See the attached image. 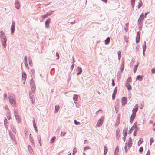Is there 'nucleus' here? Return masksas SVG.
I'll use <instances>...</instances> for the list:
<instances>
[{
    "instance_id": "nucleus-1",
    "label": "nucleus",
    "mask_w": 155,
    "mask_h": 155,
    "mask_svg": "<svg viewBox=\"0 0 155 155\" xmlns=\"http://www.w3.org/2000/svg\"><path fill=\"white\" fill-rule=\"evenodd\" d=\"M8 99L11 104L13 107L16 106V102L15 100L14 95H10L8 97Z\"/></svg>"
},
{
    "instance_id": "nucleus-2",
    "label": "nucleus",
    "mask_w": 155,
    "mask_h": 155,
    "mask_svg": "<svg viewBox=\"0 0 155 155\" xmlns=\"http://www.w3.org/2000/svg\"><path fill=\"white\" fill-rule=\"evenodd\" d=\"M30 84L31 85V87L32 91L33 92H34L35 91V85L34 81L33 80L32 78L30 80Z\"/></svg>"
},
{
    "instance_id": "nucleus-3",
    "label": "nucleus",
    "mask_w": 155,
    "mask_h": 155,
    "mask_svg": "<svg viewBox=\"0 0 155 155\" xmlns=\"http://www.w3.org/2000/svg\"><path fill=\"white\" fill-rule=\"evenodd\" d=\"M2 45L4 48H5L6 46V42L7 39L6 37H4V38L0 39Z\"/></svg>"
},
{
    "instance_id": "nucleus-4",
    "label": "nucleus",
    "mask_w": 155,
    "mask_h": 155,
    "mask_svg": "<svg viewBox=\"0 0 155 155\" xmlns=\"http://www.w3.org/2000/svg\"><path fill=\"white\" fill-rule=\"evenodd\" d=\"M15 29V23L14 21H12L11 28V34L13 35Z\"/></svg>"
},
{
    "instance_id": "nucleus-5",
    "label": "nucleus",
    "mask_w": 155,
    "mask_h": 155,
    "mask_svg": "<svg viewBox=\"0 0 155 155\" xmlns=\"http://www.w3.org/2000/svg\"><path fill=\"white\" fill-rule=\"evenodd\" d=\"M51 21V19L49 18L47 19L46 21L45 22V28H49V24Z\"/></svg>"
},
{
    "instance_id": "nucleus-6",
    "label": "nucleus",
    "mask_w": 155,
    "mask_h": 155,
    "mask_svg": "<svg viewBox=\"0 0 155 155\" xmlns=\"http://www.w3.org/2000/svg\"><path fill=\"white\" fill-rule=\"evenodd\" d=\"M127 98L126 97H123L121 99L122 105L124 106L127 103Z\"/></svg>"
},
{
    "instance_id": "nucleus-7",
    "label": "nucleus",
    "mask_w": 155,
    "mask_h": 155,
    "mask_svg": "<svg viewBox=\"0 0 155 155\" xmlns=\"http://www.w3.org/2000/svg\"><path fill=\"white\" fill-rule=\"evenodd\" d=\"M15 7L17 9H19L20 7V4L18 0H16L15 3Z\"/></svg>"
},
{
    "instance_id": "nucleus-8",
    "label": "nucleus",
    "mask_w": 155,
    "mask_h": 155,
    "mask_svg": "<svg viewBox=\"0 0 155 155\" xmlns=\"http://www.w3.org/2000/svg\"><path fill=\"white\" fill-rule=\"evenodd\" d=\"M103 122L102 119L101 118L98 120L96 125L98 127H100L102 125Z\"/></svg>"
},
{
    "instance_id": "nucleus-9",
    "label": "nucleus",
    "mask_w": 155,
    "mask_h": 155,
    "mask_svg": "<svg viewBox=\"0 0 155 155\" xmlns=\"http://www.w3.org/2000/svg\"><path fill=\"white\" fill-rule=\"evenodd\" d=\"M140 36V33L139 31L137 32L136 39V43H138L139 42Z\"/></svg>"
},
{
    "instance_id": "nucleus-10",
    "label": "nucleus",
    "mask_w": 155,
    "mask_h": 155,
    "mask_svg": "<svg viewBox=\"0 0 155 155\" xmlns=\"http://www.w3.org/2000/svg\"><path fill=\"white\" fill-rule=\"evenodd\" d=\"M9 135L12 140L14 142H15V136L11 132L9 133Z\"/></svg>"
},
{
    "instance_id": "nucleus-11",
    "label": "nucleus",
    "mask_w": 155,
    "mask_h": 155,
    "mask_svg": "<svg viewBox=\"0 0 155 155\" xmlns=\"http://www.w3.org/2000/svg\"><path fill=\"white\" fill-rule=\"evenodd\" d=\"M124 61L123 59H122L121 61V64L120 67V71L121 72H122L123 71V69L124 68Z\"/></svg>"
},
{
    "instance_id": "nucleus-12",
    "label": "nucleus",
    "mask_w": 155,
    "mask_h": 155,
    "mask_svg": "<svg viewBox=\"0 0 155 155\" xmlns=\"http://www.w3.org/2000/svg\"><path fill=\"white\" fill-rule=\"evenodd\" d=\"M29 96L31 101H32V104H34L35 102V100L33 97L34 96L30 93L29 94Z\"/></svg>"
},
{
    "instance_id": "nucleus-13",
    "label": "nucleus",
    "mask_w": 155,
    "mask_h": 155,
    "mask_svg": "<svg viewBox=\"0 0 155 155\" xmlns=\"http://www.w3.org/2000/svg\"><path fill=\"white\" fill-rule=\"evenodd\" d=\"M117 87H116L114 90V92L112 95V98L113 100L115 98V95L117 93Z\"/></svg>"
},
{
    "instance_id": "nucleus-14",
    "label": "nucleus",
    "mask_w": 155,
    "mask_h": 155,
    "mask_svg": "<svg viewBox=\"0 0 155 155\" xmlns=\"http://www.w3.org/2000/svg\"><path fill=\"white\" fill-rule=\"evenodd\" d=\"M22 77V80H25V82L27 76L25 72H23Z\"/></svg>"
},
{
    "instance_id": "nucleus-15",
    "label": "nucleus",
    "mask_w": 155,
    "mask_h": 155,
    "mask_svg": "<svg viewBox=\"0 0 155 155\" xmlns=\"http://www.w3.org/2000/svg\"><path fill=\"white\" fill-rule=\"evenodd\" d=\"M125 86L127 88L128 90H130L131 89V87L130 85L127 82H126L125 83Z\"/></svg>"
},
{
    "instance_id": "nucleus-16",
    "label": "nucleus",
    "mask_w": 155,
    "mask_h": 155,
    "mask_svg": "<svg viewBox=\"0 0 155 155\" xmlns=\"http://www.w3.org/2000/svg\"><path fill=\"white\" fill-rule=\"evenodd\" d=\"M132 139L131 137H129V140L128 142V146L129 148H130L132 146L131 143Z\"/></svg>"
},
{
    "instance_id": "nucleus-17",
    "label": "nucleus",
    "mask_w": 155,
    "mask_h": 155,
    "mask_svg": "<svg viewBox=\"0 0 155 155\" xmlns=\"http://www.w3.org/2000/svg\"><path fill=\"white\" fill-rule=\"evenodd\" d=\"M4 37H6L5 35L4 32L2 31H0V38H4Z\"/></svg>"
},
{
    "instance_id": "nucleus-18",
    "label": "nucleus",
    "mask_w": 155,
    "mask_h": 155,
    "mask_svg": "<svg viewBox=\"0 0 155 155\" xmlns=\"http://www.w3.org/2000/svg\"><path fill=\"white\" fill-rule=\"evenodd\" d=\"M135 108H134L132 110V112H136L137 111L138 109V105H136L135 106Z\"/></svg>"
},
{
    "instance_id": "nucleus-19",
    "label": "nucleus",
    "mask_w": 155,
    "mask_h": 155,
    "mask_svg": "<svg viewBox=\"0 0 155 155\" xmlns=\"http://www.w3.org/2000/svg\"><path fill=\"white\" fill-rule=\"evenodd\" d=\"M110 41V39L109 37H108L105 40V43L106 45L108 44Z\"/></svg>"
},
{
    "instance_id": "nucleus-20",
    "label": "nucleus",
    "mask_w": 155,
    "mask_h": 155,
    "mask_svg": "<svg viewBox=\"0 0 155 155\" xmlns=\"http://www.w3.org/2000/svg\"><path fill=\"white\" fill-rule=\"evenodd\" d=\"M120 132V130L119 129H118L116 130V137H117V140H119V133Z\"/></svg>"
},
{
    "instance_id": "nucleus-21",
    "label": "nucleus",
    "mask_w": 155,
    "mask_h": 155,
    "mask_svg": "<svg viewBox=\"0 0 155 155\" xmlns=\"http://www.w3.org/2000/svg\"><path fill=\"white\" fill-rule=\"evenodd\" d=\"M77 71L78 72H79L80 74L81 73L82 71L81 68L79 67H78L77 68Z\"/></svg>"
},
{
    "instance_id": "nucleus-22",
    "label": "nucleus",
    "mask_w": 155,
    "mask_h": 155,
    "mask_svg": "<svg viewBox=\"0 0 155 155\" xmlns=\"http://www.w3.org/2000/svg\"><path fill=\"white\" fill-rule=\"evenodd\" d=\"M59 106L58 105H56L55 106V109L54 111V113H56L59 110Z\"/></svg>"
},
{
    "instance_id": "nucleus-23",
    "label": "nucleus",
    "mask_w": 155,
    "mask_h": 155,
    "mask_svg": "<svg viewBox=\"0 0 155 155\" xmlns=\"http://www.w3.org/2000/svg\"><path fill=\"white\" fill-rule=\"evenodd\" d=\"M28 148L29 153H32L33 152V150L31 146L28 145Z\"/></svg>"
},
{
    "instance_id": "nucleus-24",
    "label": "nucleus",
    "mask_w": 155,
    "mask_h": 155,
    "mask_svg": "<svg viewBox=\"0 0 155 155\" xmlns=\"http://www.w3.org/2000/svg\"><path fill=\"white\" fill-rule=\"evenodd\" d=\"M121 51H119L117 52L118 59L119 60H120L121 58Z\"/></svg>"
},
{
    "instance_id": "nucleus-25",
    "label": "nucleus",
    "mask_w": 155,
    "mask_h": 155,
    "mask_svg": "<svg viewBox=\"0 0 155 155\" xmlns=\"http://www.w3.org/2000/svg\"><path fill=\"white\" fill-rule=\"evenodd\" d=\"M138 63L137 65H135L134 67V72L135 73L137 70V67L138 65Z\"/></svg>"
},
{
    "instance_id": "nucleus-26",
    "label": "nucleus",
    "mask_w": 155,
    "mask_h": 155,
    "mask_svg": "<svg viewBox=\"0 0 155 155\" xmlns=\"http://www.w3.org/2000/svg\"><path fill=\"white\" fill-rule=\"evenodd\" d=\"M143 4L141 0H140L138 6V8H139Z\"/></svg>"
},
{
    "instance_id": "nucleus-27",
    "label": "nucleus",
    "mask_w": 155,
    "mask_h": 155,
    "mask_svg": "<svg viewBox=\"0 0 155 155\" xmlns=\"http://www.w3.org/2000/svg\"><path fill=\"white\" fill-rule=\"evenodd\" d=\"M16 118V120L18 121V123H20V118L19 116L18 115H16L15 116Z\"/></svg>"
},
{
    "instance_id": "nucleus-28",
    "label": "nucleus",
    "mask_w": 155,
    "mask_h": 155,
    "mask_svg": "<svg viewBox=\"0 0 155 155\" xmlns=\"http://www.w3.org/2000/svg\"><path fill=\"white\" fill-rule=\"evenodd\" d=\"M56 139V137L55 136H54L52 137V138L50 140V143H53L54 142V141L55 139Z\"/></svg>"
},
{
    "instance_id": "nucleus-29",
    "label": "nucleus",
    "mask_w": 155,
    "mask_h": 155,
    "mask_svg": "<svg viewBox=\"0 0 155 155\" xmlns=\"http://www.w3.org/2000/svg\"><path fill=\"white\" fill-rule=\"evenodd\" d=\"M128 23H127L125 24V30L126 31H128Z\"/></svg>"
},
{
    "instance_id": "nucleus-30",
    "label": "nucleus",
    "mask_w": 155,
    "mask_h": 155,
    "mask_svg": "<svg viewBox=\"0 0 155 155\" xmlns=\"http://www.w3.org/2000/svg\"><path fill=\"white\" fill-rule=\"evenodd\" d=\"M146 41H144V45H143L142 47L143 49V52H145L146 49Z\"/></svg>"
},
{
    "instance_id": "nucleus-31",
    "label": "nucleus",
    "mask_w": 155,
    "mask_h": 155,
    "mask_svg": "<svg viewBox=\"0 0 155 155\" xmlns=\"http://www.w3.org/2000/svg\"><path fill=\"white\" fill-rule=\"evenodd\" d=\"M142 78V77L141 75H139L137 77L136 80H138L141 81Z\"/></svg>"
},
{
    "instance_id": "nucleus-32",
    "label": "nucleus",
    "mask_w": 155,
    "mask_h": 155,
    "mask_svg": "<svg viewBox=\"0 0 155 155\" xmlns=\"http://www.w3.org/2000/svg\"><path fill=\"white\" fill-rule=\"evenodd\" d=\"M78 98V96L77 95L74 94L73 95V99L75 101H77Z\"/></svg>"
},
{
    "instance_id": "nucleus-33",
    "label": "nucleus",
    "mask_w": 155,
    "mask_h": 155,
    "mask_svg": "<svg viewBox=\"0 0 155 155\" xmlns=\"http://www.w3.org/2000/svg\"><path fill=\"white\" fill-rule=\"evenodd\" d=\"M143 18H142V17H140L138 21V23L140 24V22H141L142 21H143Z\"/></svg>"
},
{
    "instance_id": "nucleus-34",
    "label": "nucleus",
    "mask_w": 155,
    "mask_h": 155,
    "mask_svg": "<svg viewBox=\"0 0 155 155\" xmlns=\"http://www.w3.org/2000/svg\"><path fill=\"white\" fill-rule=\"evenodd\" d=\"M123 132L125 134H124L125 136H126L127 134V128H126L124 129L123 130Z\"/></svg>"
},
{
    "instance_id": "nucleus-35",
    "label": "nucleus",
    "mask_w": 155,
    "mask_h": 155,
    "mask_svg": "<svg viewBox=\"0 0 155 155\" xmlns=\"http://www.w3.org/2000/svg\"><path fill=\"white\" fill-rule=\"evenodd\" d=\"M135 0H131V5L132 8H133L134 5V3H135Z\"/></svg>"
},
{
    "instance_id": "nucleus-36",
    "label": "nucleus",
    "mask_w": 155,
    "mask_h": 155,
    "mask_svg": "<svg viewBox=\"0 0 155 155\" xmlns=\"http://www.w3.org/2000/svg\"><path fill=\"white\" fill-rule=\"evenodd\" d=\"M137 123L135 122L133 126L131 127V129H132V128H137Z\"/></svg>"
},
{
    "instance_id": "nucleus-37",
    "label": "nucleus",
    "mask_w": 155,
    "mask_h": 155,
    "mask_svg": "<svg viewBox=\"0 0 155 155\" xmlns=\"http://www.w3.org/2000/svg\"><path fill=\"white\" fill-rule=\"evenodd\" d=\"M131 77H129L128 79L127 80L126 82L128 83V82H131Z\"/></svg>"
},
{
    "instance_id": "nucleus-38",
    "label": "nucleus",
    "mask_w": 155,
    "mask_h": 155,
    "mask_svg": "<svg viewBox=\"0 0 155 155\" xmlns=\"http://www.w3.org/2000/svg\"><path fill=\"white\" fill-rule=\"evenodd\" d=\"M7 120L6 118H5V119L4 121V124L5 126V127L7 126V125L6 124L7 123Z\"/></svg>"
},
{
    "instance_id": "nucleus-39",
    "label": "nucleus",
    "mask_w": 155,
    "mask_h": 155,
    "mask_svg": "<svg viewBox=\"0 0 155 155\" xmlns=\"http://www.w3.org/2000/svg\"><path fill=\"white\" fill-rule=\"evenodd\" d=\"M33 125L34 128H37V127L36 125V124H35V120H33Z\"/></svg>"
},
{
    "instance_id": "nucleus-40",
    "label": "nucleus",
    "mask_w": 155,
    "mask_h": 155,
    "mask_svg": "<svg viewBox=\"0 0 155 155\" xmlns=\"http://www.w3.org/2000/svg\"><path fill=\"white\" fill-rule=\"evenodd\" d=\"M38 141L39 142V143L40 144V146H41V138L40 137H39V138L38 137Z\"/></svg>"
},
{
    "instance_id": "nucleus-41",
    "label": "nucleus",
    "mask_w": 155,
    "mask_h": 155,
    "mask_svg": "<svg viewBox=\"0 0 155 155\" xmlns=\"http://www.w3.org/2000/svg\"><path fill=\"white\" fill-rule=\"evenodd\" d=\"M29 64L30 66H32V61L29 58Z\"/></svg>"
},
{
    "instance_id": "nucleus-42",
    "label": "nucleus",
    "mask_w": 155,
    "mask_h": 155,
    "mask_svg": "<svg viewBox=\"0 0 155 155\" xmlns=\"http://www.w3.org/2000/svg\"><path fill=\"white\" fill-rule=\"evenodd\" d=\"M48 15L46 13L45 14L42 16V19L45 18H47L48 17Z\"/></svg>"
},
{
    "instance_id": "nucleus-43",
    "label": "nucleus",
    "mask_w": 155,
    "mask_h": 155,
    "mask_svg": "<svg viewBox=\"0 0 155 155\" xmlns=\"http://www.w3.org/2000/svg\"><path fill=\"white\" fill-rule=\"evenodd\" d=\"M74 123L76 125H79L80 124V123L79 122L77 121L76 120H74Z\"/></svg>"
},
{
    "instance_id": "nucleus-44",
    "label": "nucleus",
    "mask_w": 155,
    "mask_h": 155,
    "mask_svg": "<svg viewBox=\"0 0 155 155\" xmlns=\"http://www.w3.org/2000/svg\"><path fill=\"white\" fill-rule=\"evenodd\" d=\"M66 134V132H61L60 135L61 136H63L65 135Z\"/></svg>"
},
{
    "instance_id": "nucleus-45",
    "label": "nucleus",
    "mask_w": 155,
    "mask_h": 155,
    "mask_svg": "<svg viewBox=\"0 0 155 155\" xmlns=\"http://www.w3.org/2000/svg\"><path fill=\"white\" fill-rule=\"evenodd\" d=\"M29 139L31 143L33 144L34 143V140L33 138L31 137H30V138H29Z\"/></svg>"
},
{
    "instance_id": "nucleus-46",
    "label": "nucleus",
    "mask_w": 155,
    "mask_h": 155,
    "mask_svg": "<svg viewBox=\"0 0 155 155\" xmlns=\"http://www.w3.org/2000/svg\"><path fill=\"white\" fill-rule=\"evenodd\" d=\"M119 151L118 147V146H117L115 149V153H116L117 152H118Z\"/></svg>"
},
{
    "instance_id": "nucleus-47",
    "label": "nucleus",
    "mask_w": 155,
    "mask_h": 155,
    "mask_svg": "<svg viewBox=\"0 0 155 155\" xmlns=\"http://www.w3.org/2000/svg\"><path fill=\"white\" fill-rule=\"evenodd\" d=\"M4 98L6 100H7L8 99L7 95L6 93H5L4 94Z\"/></svg>"
},
{
    "instance_id": "nucleus-48",
    "label": "nucleus",
    "mask_w": 155,
    "mask_h": 155,
    "mask_svg": "<svg viewBox=\"0 0 155 155\" xmlns=\"http://www.w3.org/2000/svg\"><path fill=\"white\" fill-rule=\"evenodd\" d=\"M90 148L89 146L86 147H84V150L85 151L86 149H90Z\"/></svg>"
},
{
    "instance_id": "nucleus-49",
    "label": "nucleus",
    "mask_w": 155,
    "mask_h": 155,
    "mask_svg": "<svg viewBox=\"0 0 155 155\" xmlns=\"http://www.w3.org/2000/svg\"><path fill=\"white\" fill-rule=\"evenodd\" d=\"M14 113L15 116H16V115H18V114L17 113V110L15 109L14 110Z\"/></svg>"
},
{
    "instance_id": "nucleus-50",
    "label": "nucleus",
    "mask_w": 155,
    "mask_h": 155,
    "mask_svg": "<svg viewBox=\"0 0 155 155\" xmlns=\"http://www.w3.org/2000/svg\"><path fill=\"white\" fill-rule=\"evenodd\" d=\"M73 155H74L75 153H76L77 150H76V149L75 148H74L73 150Z\"/></svg>"
},
{
    "instance_id": "nucleus-51",
    "label": "nucleus",
    "mask_w": 155,
    "mask_h": 155,
    "mask_svg": "<svg viewBox=\"0 0 155 155\" xmlns=\"http://www.w3.org/2000/svg\"><path fill=\"white\" fill-rule=\"evenodd\" d=\"M151 72L152 73H155V68H153L151 69Z\"/></svg>"
},
{
    "instance_id": "nucleus-52",
    "label": "nucleus",
    "mask_w": 155,
    "mask_h": 155,
    "mask_svg": "<svg viewBox=\"0 0 155 155\" xmlns=\"http://www.w3.org/2000/svg\"><path fill=\"white\" fill-rule=\"evenodd\" d=\"M143 151V148L142 147H141L139 149V151L140 152H142Z\"/></svg>"
},
{
    "instance_id": "nucleus-53",
    "label": "nucleus",
    "mask_w": 155,
    "mask_h": 155,
    "mask_svg": "<svg viewBox=\"0 0 155 155\" xmlns=\"http://www.w3.org/2000/svg\"><path fill=\"white\" fill-rule=\"evenodd\" d=\"M107 152V150H104V155H106Z\"/></svg>"
},
{
    "instance_id": "nucleus-54",
    "label": "nucleus",
    "mask_w": 155,
    "mask_h": 155,
    "mask_svg": "<svg viewBox=\"0 0 155 155\" xmlns=\"http://www.w3.org/2000/svg\"><path fill=\"white\" fill-rule=\"evenodd\" d=\"M112 86H114L115 85V83H114V80L113 79L112 80Z\"/></svg>"
},
{
    "instance_id": "nucleus-55",
    "label": "nucleus",
    "mask_w": 155,
    "mask_h": 155,
    "mask_svg": "<svg viewBox=\"0 0 155 155\" xmlns=\"http://www.w3.org/2000/svg\"><path fill=\"white\" fill-rule=\"evenodd\" d=\"M52 11H51L50 12H47V14L48 15V16H50L52 14Z\"/></svg>"
},
{
    "instance_id": "nucleus-56",
    "label": "nucleus",
    "mask_w": 155,
    "mask_h": 155,
    "mask_svg": "<svg viewBox=\"0 0 155 155\" xmlns=\"http://www.w3.org/2000/svg\"><path fill=\"white\" fill-rule=\"evenodd\" d=\"M56 56L57 57V59H58L59 58V54L58 52H56Z\"/></svg>"
},
{
    "instance_id": "nucleus-57",
    "label": "nucleus",
    "mask_w": 155,
    "mask_h": 155,
    "mask_svg": "<svg viewBox=\"0 0 155 155\" xmlns=\"http://www.w3.org/2000/svg\"><path fill=\"white\" fill-rule=\"evenodd\" d=\"M124 149H125V152L126 153H127V147L125 146L124 147Z\"/></svg>"
},
{
    "instance_id": "nucleus-58",
    "label": "nucleus",
    "mask_w": 155,
    "mask_h": 155,
    "mask_svg": "<svg viewBox=\"0 0 155 155\" xmlns=\"http://www.w3.org/2000/svg\"><path fill=\"white\" fill-rule=\"evenodd\" d=\"M150 142H151L152 143L154 142V140L153 137H151L150 139Z\"/></svg>"
},
{
    "instance_id": "nucleus-59",
    "label": "nucleus",
    "mask_w": 155,
    "mask_h": 155,
    "mask_svg": "<svg viewBox=\"0 0 155 155\" xmlns=\"http://www.w3.org/2000/svg\"><path fill=\"white\" fill-rule=\"evenodd\" d=\"M131 116H133V117H135L136 116V113H135V112H133Z\"/></svg>"
},
{
    "instance_id": "nucleus-60",
    "label": "nucleus",
    "mask_w": 155,
    "mask_h": 155,
    "mask_svg": "<svg viewBox=\"0 0 155 155\" xmlns=\"http://www.w3.org/2000/svg\"><path fill=\"white\" fill-rule=\"evenodd\" d=\"M31 71L32 72V74L33 75L35 72V70L33 69H32L31 70Z\"/></svg>"
},
{
    "instance_id": "nucleus-61",
    "label": "nucleus",
    "mask_w": 155,
    "mask_h": 155,
    "mask_svg": "<svg viewBox=\"0 0 155 155\" xmlns=\"http://www.w3.org/2000/svg\"><path fill=\"white\" fill-rule=\"evenodd\" d=\"M118 107H117V106H115V108L116 111V113H117L118 112V110H117V108Z\"/></svg>"
},
{
    "instance_id": "nucleus-62",
    "label": "nucleus",
    "mask_w": 155,
    "mask_h": 155,
    "mask_svg": "<svg viewBox=\"0 0 155 155\" xmlns=\"http://www.w3.org/2000/svg\"><path fill=\"white\" fill-rule=\"evenodd\" d=\"M24 63L25 66L26 65L28 66L27 60H24Z\"/></svg>"
},
{
    "instance_id": "nucleus-63",
    "label": "nucleus",
    "mask_w": 155,
    "mask_h": 155,
    "mask_svg": "<svg viewBox=\"0 0 155 155\" xmlns=\"http://www.w3.org/2000/svg\"><path fill=\"white\" fill-rule=\"evenodd\" d=\"M137 131V130H135L134 131V133H133V135L134 136H135L136 135V132Z\"/></svg>"
},
{
    "instance_id": "nucleus-64",
    "label": "nucleus",
    "mask_w": 155,
    "mask_h": 155,
    "mask_svg": "<svg viewBox=\"0 0 155 155\" xmlns=\"http://www.w3.org/2000/svg\"><path fill=\"white\" fill-rule=\"evenodd\" d=\"M74 64H73L71 66V69L72 70H73V69L74 68Z\"/></svg>"
}]
</instances>
